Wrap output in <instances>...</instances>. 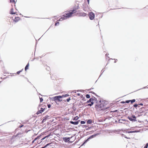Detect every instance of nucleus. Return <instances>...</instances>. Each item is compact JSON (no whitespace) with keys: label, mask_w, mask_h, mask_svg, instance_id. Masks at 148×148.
Wrapping results in <instances>:
<instances>
[{"label":"nucleus","mask_w":148,"mask_h":148,"mask_svg":"<svg viewBox=\"0 0 148 148\" xmlns=\"http://www.w3.org/2000/svg\"><path fill=\"white\" fill-rule=\"evenodd\" d=\"M121 120L123 121V120H123V119H122V120Z\"/></svg>","instance_id":"44"},{"label":"nucleus","mask_w":148,"mask_h":148,"mask_svg":"<svg viewBox=\"0 0 148 148\" xmlns=\"http://www.w3.org/2000/svg\"><path fill=\"white\" fill-rule=\"evenodd\" d=\"M121 135H122V136H123L124 137H125V138H128V139H130V138H127V137H126V136L125 135L123 134H121Z\"/></svg>","instance_id":"22"},{"label":"nucleus","mask_w":148,"mask_h":148,"mask_svg":"<svg viewBox=\"0 0 148 148\" xmlns=\"http://www.w3.org/2000/svg\"><path fill=\"white\" fill-rule=\"evenodd\" d=\"M23 126V125H21V126H19V127H22Z\"/></svg>","instance_id":"37"},{"label":"nucleus","mask_w":148,"mask_h":148,"mask_svg":"<svg viewBox=\"0 0 148 148\" xmlns=\"http://www.w3.org/2000/svg\"><path fill=\"white\" fill-rule=\"evenodd\" d=\"M95 100V99L94 98H91L90 99L87 101V103H91V102H93V101L94 100Z\"/></svg>","instance_id":"15"},{"label":"nucleus","mask_w":148,"mask_h":148,"mask_svg":"<svg viewBox=\"0 0 148 148\" xmlns=\"http://www.w3.org/2000/svg\"><path fill=\"white\" fill-rule=\"evenodd\" d=\"M22 71V70L21 71H18L17 72V74H19Z\"/></svg>","instance_id":"31"},{"label":"nucleus","mask_w":148,"mask_h":148,"mask_svg":"<svg viewBox=\"0 0 148 148\" xmlns=\"http://www.w3.org/2000/svg\"><path fill=\"white\" fill-rule=\"evenodd\" d=\"M85 123V122L84 121H81V124H84Z\"/></svg>","instance_id":"23"},{"label":"nucleus","mask_w":148,"mask_h":148,"mask_svg":"<svg viewBox=\"0 0 148 148\" xmlns=\"http://www.w3.org/2000/svg\"><path fill=\"white\" fill-rule=\"evenodd\" d=\"M72 137L69 138L64 137L63 138V140L65 142H70V141L69 140Z\"/></svg>","instance_id":"8"},{"label":"nucleus","mask_w":148,"mask_h":148,"mask_svg":"<svg viewBox=\"0 0 148 148\" xmlns=\"http://www.w3.org/2000/svg\"><path fill=\"white\" fill-rule=\"evenodd\" d=\"M86 97L87 98H89L90 97V95L88 94H87L86 96Z\"/></svg>","instance_id":"21"},{"label":"nucleus","mask_w":148,"mask_h":148,"mask_svg":"<svg viewBox=\"0 0 148 148\" xmlns=\"http://www.w3.org/2000/svg\"><path fill=\"white\" fill-rule=\"evenodd\" d=\"M88 16L90 19L91 20L93 19L95 17L94 14L92 12H90L88 14Z\"/></svg>","instance_id":"5"},{"label":"nucleus","mask_w":148,"mask_h":148,"mask_svg":"<svg viewBox=\"0 0 148 148\" xmlns=\"http://www.w3.org/2000/svg\"><path fill=\"white\" fill-rule=\"evenodd\" d=\"M59 22H56L55 24V25L56 26L57 25H59Z\"/></svg>","instance_id":"27"},{"label":"nucleus","mask_w":148,"mask_h":148,"mask_svg":"<svg viewBox=\"0 0 148 148\" xmlns=\"http://www.w3.org/2000/svg\"><path fill=\"white\" fill-rule=\"evenodd\" d=\"M17 16V14H16L15 15H14V17H12V20H13L15 22H18L20 20V18L18 16Z\"/></svg>","instance_id":"4"},{"label":"nucleus","mask_w":148,"mask_h":148,"mask_svg":"<svg viewBox=\"0 0 148 148\" xmlns=\"http://www.w3.org/2000/svg\"><path fill=\"white\" fill-rule=\"evenodd\" d=\"M93 103H94L93 102H92L91 103H89V104H88L87 106H91L92 105H93Z\"/></svg>","instance_id":"18"},{"label":"nucleus","mask_w":148,"mask_h":148,"mask_svg":"<svg viewBox=\"0 0 148 148\" xmlns=\"http://www.w3.org/2000/svg\"><path fill=\"white\" fill-rule=\"evenodd\" d=\"M122 131L124 132H125L126 133H134L135 132H138V131H127V130H122Z\"/></svg>","instance_id":"7"},{"label":"nucleus","mask_w":148,"mask_h":148,"mask_svg":"<svg viewBox=\"0 0 148 148\" xmlns=\"http://www.w3.org/2000/svg\"><path fill=\"white\" fill-rule=\"evenodd\" d=\"M37 139H38L37 138H35V139H34V141L36 140Z\"/></svg>","instance_id":"35"},{"label":"nucleus","mask_w":148,"mask_h":148,"mask_svg":"<svg viewBox=\"0 0 148 148\" xmlns=\"http://www.w3.org/2000/svg\"><path fill=\"white\" fill-rule=\"evenodd\" d=\"M10 2L12 3L11 5L12 6L15 7L16 1L14 0H10Z\"/></svg>","instance_id":"10"},{"label":"nucleus","mask_w":148,"mask_h":148,"mask_svg":"<svg viewBox=\"0 0 148 148\" xmlns=\"http://www.w3.org/2000/svg\"><path fill=\"white\" fill-rule=\"evenodd\" d=\"M132 117L133 119L131 118H129V119L130 120H136V117L134 115H132Z\"/></svg>","instance_id":"14"},{"label":"nucleus","mask_w":148,"mask_h":148,"mask_svg":"<svg viewBox=\"0 0 148 148\" xmlns=\"http://www.w3.org/2000/svg\"><path fill=\"white\" fill-rule=\"evenodd\" d=\"M115 122H117V121H116Z\"/></svg>","instance_id":"42"},{"label":"nucleus","mask_w":148,"mask_h":148,"mask_svg":"<svg viewBox=\"0 0 148 148\" xmlns=\"http://www.w3.org/2000/svg\"><path fill=\"white\" fill-rule=\"evenodd\" d=\"M69 96V95L68 94H66L65 95H62V96H61V97H64Z\"/></svg>","instance_id":"19"},{"label":"nucleus","mask_w":148,"mask_h":148,"mask_svg":"<svg viewBox=\"0 0 148 148\" xmlns=\"http://www.w3.org/2000/svg\"><path fill=\"white\" fill-rule=\"evenodd\" d=\"M80 121H70V123H71L73 124L74 125H76L78 124V123Z\"/></svg>","instance_id":"12"},{"label":"nucleus","mask_w":148,"mask_h":148,"mask_svg":"<svg viewBox=\"0 0 148 148\" xmlns=\"http://www.w3.org/2000/svg\"><path fill=\"white\" fill-rule=\"evenodd\" d=\"M138 106V105H137V104H135V105H134V106L135 108L136 107H137Z\"/></svg>","instance_id":"32"},{"label":"nucleus","mask_w":148,"mask_h":148,"mask_svg":"<svg viewBox=\"0 0 148 148\" xmlns=\"http://www.w3.org/2000/svg\"><path fill=\"white\" fill-rule=\"evenodd\" d=\"M79 8V5L77 4V6L74 8L73 10L69 11L68 12H66L62 17L59 19V21H62L64 19L72 16L73 14L76 13L77 12V10Z\"/></svg>","instance_id":"1"},{"label":"nucleus","mask_w":148,"mask_h":148,"mask_svg":"<svg viewBox=\"0 0 148 148\" xmlns=\"http://www.w3.org/2000/svg\"><path fill=\"white\" fill-rule=\"evenodd\" d=\"M121 103H126L125 102H125H124V101H122L121 102Z\"/></svg>","instance_id":"36"},{"label":"nucleus","mask_w":148,"mask_h":148,"mask_svg":"<svg viewBox=\"0 0 148 148\" xmlns=\"http://www.w3.org/2000/svg\"><path fill=\"white\" fill-rule=\"evenodd\" d=\"M148 146V143H147L146 145L145 146L144 148H147Z\"/></svg>","instance_id":"26"},{"label":"nucleus","mask_w":148,"mask_h":148,"mask_svg":"<svg viewBox=\"0 0 148 148\" xmlns=\"http://www.w3.org/2000/svg\"><path fill=\"white\" fill-rule=\"evenodd\" d=\"M131 102V103L132 104L133 103H134L135 101V100L134 99L132 100H127L125 101V102L127 103H129L130 102Z\"/></svg>","instance_id":"13"},{"label":"nucleus","mask_w":148,"mask_h":148,"mask_svg":"<svg viewBox=\"0 0 148 148\" xmlns=\"http://www.w3.org/2000/svg\"><path fill=\"white\" fill-rule=\"evenodd\" d=\"M78 119V116H76L75 117V118L74 119V120H77Z\"/></svg>","instance_id":"24"},{"label":"nucleus","mask_w":148,"mask_h":148,"mask_svg":"<svg viewBox=\"0 0 148 148\" xmlns=\"http://www.w3.org/2000/svg\"><path fill=\"white\" fill-rule=\"evenodd\" d=\"M16 11L15 10H14V9H13V8H12L11 9L10 14L11 15L14 14V15H15L16 14H16Z\"/></svg>","instance_id":"6"},{"label":"nucleus","mask_w":148,"mask_h":148,"mask_svg":"<svg viewBox=\"0 0 148 148\" xmlns=\"http://www.w3.org/2000/svg\"><path fill=\"white\" fill-rule=\"evenodd\" d=\"M40 136H37V137L36 138H37L38 139V138H40Z\"/></svg>","instance_id":"38"},{"label":"nucleus","mask_w":148,"mask_h":148,"mask_svg":"<svg viewBox=\"0 0 148 148\" xmlns=\"http://www.w3.org/2000/svg\"><path fill=\"white\" fill-rule=\"evenodd\" d=\"M92 121H87V123L88 124H90L92 123Z\"/></svg>","instance_id":"25"},{"label":"nucleus","mask_w":148,"mask_h":148,"mask_svg":"<svg viewBox=\"0 0 148 148\" xmlns=\"http://www.w3.org/2000/svg\"><path fill=\"white\" fill-rule=\"evenodd\" d=\"M139 105H141L142 106H143V103H140V104H139Z\"/></svg>","instance_id":"34"},{"label":"nucleus","mask_w":148,"mask_h":148,"mask_svg":"<svg viewBox=\"0 0 148 148\" xmlns=\"http://www.w3.org/2000/svg\"><path fill=\"white\" fill-rule=\"evenodd\" d=\"M42 105H39V106L40 107H42V106H42Z\"/></svg>","instance_id":"39"},{"label":"nucleus","mask_w":148,"mask_h":148,"mask_svg":"<svg viewBox=\"0 0 148 148\" xmlns=\"http://www.w3.org/2000/svg\"><path fill=\"white\" fill-rule=\"evenodd\" d=\"M45 109V108H41L40 110L37 112L36 114H38L40 113H42L44 111Z\"/></svg>","instance_id":"9"},{"label":"nucleus","mask_w":148,"mask_h":148,"mask_svg":"<svg viewBox=\"0 0 148 148\" xmlns=\"http://www.w3.org/2000/svg\"><path fill=\"white\" fill-rule=\"evenodd\" d=\"M77 14H79V16H85L86 15V14L84 12H81L79 13H77Z\"/></svg>","instance_id":"11"},{"label":"nucleus","mask_w":148,"mask_h":148,"mask_svg":"<svg viewBox=\"0 0 148 148\" xmlns=\"http://www.w3.org/2000/svg\"><path fill=\"white\" fill-rule=\"evenodd\" d=\"M62 98V97H61V96H57L55 97H53V100L56 102V101H62V100L60 99Z\"/></svg>","instance_id":"3"},{"label":"nucleus","mask_w":148,"mask_h":148,"mask_svg":"<svg viewBox=\"0 0 148 148\" xmlns=\"http://www.w3.org/2000/svg\"><path fill=\"white\" fill-rule=\"evenodd\" d=\"M93 136H91L90 137H89V138H88L85 141V142L82 145H84V144L85 143H86L87 141H88L89 139L90 138H92Z\"/></svg>","instance_id":"17"},{"label":"nucleus","mask_w":148,"mask_h":148,"mask_svg":"<svg viewBox=\"0 0 148 148\" xmlns=\"http://www.w3.org/2000/svg\"><path fill=\"white\" fill-rule=\"evenodd\" d=\"M49 116H45V118L43 120V121H44L47 118H48L47 117H49Z\"/></svg>","instance_id":"28"},{"label":"nucleus","mask_w":148,"mask_h":148,"mask_svg":"<svg viewBox=\"0 0 148 148\" xmlns=\"http://www.w3.org/2000/svg\"><path fill=\"white\" fill-rule=\"evenodd\" d=\"M48 108H50L51 107V105L50 104H48L47 105Z\"/></svg>","instance_id":"33"},{"label":"nucleus","mask_w":148,"mask_h":148,"mask_svg":"<svg viewBox=\"0 0 148 148\" xmlns=\"http://www.w3.org/2000/svg\"><path fill=\"white\" fill-rule=\"evenodd\" d=\"M40 102H42L43 100V99L42 98H40Z\"/></svg>","instance_id":"30"},{"label":"nucleus","mask_w":148,"mask_h":148,"mask_svg":"<svg viewBox=\"0 0 148 148\" xmlns=\"http://www.w3.org/2000/svg\"><path fill=\"white\" fill-rule=\"evenodd\" d=\"M50 136V135H49L46 136H45V137H44L41 140H44V139H45V138H47V137H48L49 136Z\"/></svg>","instance_id":"20"},{"label":"nucleus","mask_w":148,"mask_h":148,"mask_svg":"<svg viewBox=\"0 0 148 148\" xmlns=\"http://www.w3.org/2000/svg\"><path fill=\"white\" fill-rule=\"evenodd\" d=\"M35 141H34V140L32 141V143H34V142Z\"/></svg>","instance_id":"41"},{"label":"nucleus","mask_w":148,"mask_h":148,"mask_svg":"<svg viewBox=\"0 0 148 148\" xmlns=\"http://www.w3.org/2000/svg\"><path fill=\"white\" fill-rule=\"evenodd\" d=\"M107 101L102 102L99 105H96L95 108L99 110H105L109 108V105Z\"/></svg>","instance_id":"2"},{"label":"nucleus","mask_w":148,"mask_h":148,"mask_svg":"<svg viewBox=\"0 0 148 148\" xmlns=\"http://www.w3.org/2000/svg\"><path fill=\"white\" fill-rule=\"evenodd\" d=\"M29 66V63H28L25 67V71H26V70L28 69Z\"/></svg>","instance_id":"16"},{"label":"nucleus","mask_w":148,"mask_h":148,"mask_svg":"<svg viewBox=\"0 0 148 148\" xmlns=\"http://www.w3.org/2000/svg\"><path fill=\"white\" fill-rule=\"evenodd\" d=\"M70 100H71V99L70 98H69L68 99H67L66 100V101L67 102H69L70 101Z\"/></svg>","instance_id":"29"},{"label":"nucleus","mask_w":148,"mask_h":148,"mask_svg":"<svg viewBox=\"0 0 148 148\" xmlns=\"http://www.w3.org/2000/svg\"><path fill=\"white\" fill-rule=\"evenodd\" d=\"M87 1H88V3H89V0H87Z\"/></svg>","instance_id":"40"},{"label":"nucleus","mask_w":148,"mask_h":148,"mask_svg":"<svg viewBox=\"0 0 148 148\" xmlns=\"http://www.w3.org/2000/svg\"><path fill=\"white\" fill-rule=\"evenodd\" d=\"M12 16H10V17L11 18H12Z\"/></svg>","instance_id":"43"}]
</instances>
